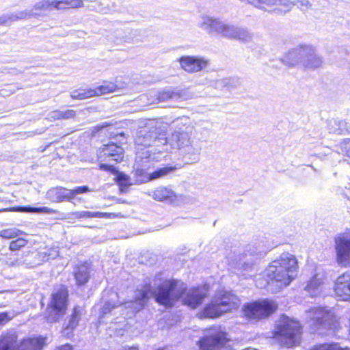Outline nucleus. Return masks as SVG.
I'll use <instances>...</instances> for the list:
<instances>
[{"label":"nucleus","instance_id":"1","mask_svg":"<svg viewBox=\"0 0 350 350\" xmlns=\"http://www.w3.org/2000/svg\"><path fill=\"white\" fill-rule=\"evenodd\" d=\"M174 132L167 137L166 132L157 126L153 121L137 131L135 143L138 147L137 161L144 159L158 161L161 154L170 150V148L177 149L180 155L188 164L200 161L202 150L201 142L195 138L194 127L188 117H182L173 121Z\"/></svg>","mask_w":350,"mask_h":350},{"label":"nucleus","instance_id":"2","mask_svg":"<svg viewBox=\"0 0 350 350\" xmlns=\"http://www.w3.org/2000/svg\"><path fill=\"white\" fill-rule=\"evenodd\" d=\"M184 295L183 303L194 309L200 306L208 295L206 285L191 288L187 291L186 284L176 279L165 280L155 289L150 283L144 284L135 291L134 300L127 302L128 307H133V312L142 310L153 297L155 301L167 308H172Z\"/></svg>","mask_w":350,"mask_h":350},{"label":"nucleus","instance_id":"3","mask_svg":"<svg viewBox=\"0 0 350 350\" xmlns=\"http://www.w3.org/2000/svg\"><path fill=\"white\" fill-rule=\"evenodd\" d=\"M198 27L209 35H217L230 40H237L248 42L252 40L253 35L245 27L235 25L227 23L220 18L202 15L198 23Z\"/></svg>","mask_w":350,"mask_h":350},{"label":"nucleus","instance_id":"4","mask_svg":"<svg viewBox=\"0 0 350 350\" xmlns=\"http://www.w3.org/2000/svg\"><path fill=\"white\" fill-rule=\"evenodd\" d=\"M289 66H301L308 69H316L322 66L323 57L318 53L317 46L311 44L301 43L290 49L282 59Z\"/></svg>","mask_w":350,"mask_h":350},{"label":"nucleus","instance_id":"5","mask_svg":"<svg viewBox=\"0 0 350 350\" xmlns=\"http://www.w3.org/2000/svg\"><path fill=\"white\" fill-rule=\"evenodd\" d=\"M240 303L239 298L231 292H219L211 302L204 307L203 314L208 318H216L237 308Z\"/></svg>","mask_w":350,"mask_h":350},{"label":"nucleus","instance_id":"6","mask_svg":"<svg viewBox=\"0 0 350 350\" xmlns=\"http://www.w3.org/2000/svg\"><path fill=\"white\" fill-rule=\"evenodd\" d=\"M275 334L280 336L282 345L292 347L300 341L301 327L299 321L283 314L276 325Z\"/></svg>","mask_w":350,"mask_h":350},{"label":"nucleus","instance_id":"7","mask_svg":"<svg viewBox=\"0 0 350 350\" xmlns=\"http://www.w3.org/2000/svg\"><path fill=\"white\" fill-rule=\"evenodd\" d=\"M68 290L64 287H61L51 295L45 317L47 322H57L65 315L68 302Z\"/></svg>","mask_w":350,"mask_h":350},{"label":"nucleus","instance_id":"8","mask_svg":"<svg viewBox=\"0 0 350 350\" xmlns=\"http://www.w3.org/2000/svg\"><path fill=\"white\" fill-rule=\"evenodd\" d=\"M306 320L312 331L319 329H332L334 313L326 307H316L306 311Z\"/></svg>","mask_w":350,"mask_h":350},{"label":"nucleus","instance_id":"9","mask_svg":"<svg viewBox=\"0 0 350 350\" xmlns=\"http://www.w3.org/2000/svg\"><path fill=\"white\" fill-rule=\"evenodd\" d=\"M277 307V304L273 301L264 299L244 304L243 312L248 319L260 320L273 313Z\"/></svg>","mask_w":350,"mask_h":350},{"label":"nucleus","instance_id":"10","mask_svg":"<svg viewBox=\"0 0 350 350\" xmlns=\"http://www.w3.org/2000/svg\"><path fill=\"white\" fill-rule=\"evenodd\" d=\"M227 341L226 333L220 327L211 328L208 334L201 337L197 345L200 350H221Z\"/></svg>","mask_w":350,"mask_h":350},{"label":"nucleus","instance_id":"11","mask_svg":"<svg viewBox=\"0 0 350 350\" xmlns=\"http://www.w3.org/2000/svg\"><path fill=\"white\" fill-rule=\"evenodd\" d=\"M91 191L87 185L77 186L71 189L63 187H56L48 190L46 198L53 202H71L77 195Z\"/></svg>","mask_w":350,"mask_h":350},{"label":"nucleus","instance_id":"12","mask_svg":"<svg viewBox=\"0 0 350 350\" xmlns=\"http://www.w3.org/2000/svg\"><path fill=\"white\" fill-rule=\"evenodd\" d=\"M150 161L144 159L143 161L137 162V158L135 159V167L134 171V175L136 178L135 181L137 183H143L148 182L151 180L157 179L163 177L169 173L175 170L174 167L165 166L159 169L156 170L152 173H148L146 171L145 165L146 163H148Z\"/></svg>","mask_w":350,"mask_h":350},{"label":"nucleus","instance_id":"13","mask_svg":"<svg viewBox=\"0 0 350 350\" xmlns=\"http://www.w3.org/2000/svg\"><path fill=\"white\" fill-rule=\"evenodd\" d=\"M266 275L272 282H275L280 288L289 285L295 277L293 273H288L281 265H275L274 260L266 269Z\"/></svg>","mask_w":350,"mask_h":350},{"label":"nucleus","instance_id":"14","mask_svg":"<svg viewBox=\"0 0 350 350\" xmlns=\"http://www.w3.org/2000/svg\"><path fill=\"white\" fill-rule=\"evenodd\" d=\"M118 86L109 81H104L103 83L94 88L89 90H77L70 93V96L72 99L83 100L94 96H99L112 92H116L119 90Z\"/></svg>","mask_w":350,"mask_h":350},{"label":"nucleus","instance_id":"15","mask_svg":"<svg viewBox=\"0 0 350 350\" xmlns=\"http://www.w3.org/2000/svg\"><path fill=\"white\" fill-rule=\"evenodd\" d=\"M335 250L339 264L347 265L350 263V232L335 238Z\"/></svg>","mask_w":350,"mask_h":350},{"label":"nucleus","instance_id":"16","mask_svg":"<svg viewBox=\"0 0 350 350\" xmlns=\"http://www.w3.org/2000/svg\"><path fill=\"white\" fill-rule=\"evenodd\" d=\"M180 67L189 73H195L206 68L209 64V60L200 56L185 55L178 59Z\"/></svg>","mask_w":350,"mask_h":350},{"label":"nucleus","instance_id":"17","mask_svg":"<svg viewBox=\"0 0 350 350\" xmlns=\"http://www.w3.org/2000/svg\"><path fill=\"white\" fill-rule=\"evenodd\" d=\"M124 150L115 143L104 144L99 153L101 161L121 162L123 159Z\"/></svg>","mask_w":350,"mask_h":350},{"label":"nucleus","instance_id":"18","mask_svg":"<svg viewBox=\"0 0 350 350\" xmlns=\"http://www.w3.org/2000/svg\"><path fill=\"white\" fill-rule=\"evenodd\" d=\"M334 290L336 295L342 300H350V271L338 278Z\"/></svg>","mask_w":350,"mask_h":350},{"label":"nucleus","instance_id":"19","mask_svg":"<svg viewBox=\"0 0 350 350\" xmlns=\"http://www.w3.org/2000/svg\"><path fill=\"white\" fill-rule=\"evenodd\" d=\"M154 200L169 204L174 203L177 199L176 193L170 188L159 187L149 193Z\"/></svg>","mask_w":350,"mask_h":350},{"label":"nucleus","instance_id":"20","mask_svg":"<svg viewBox=\"0 0 350 350\" xmlns=\"http://www.w3.org/2000/svg\"><path fill=\"white\" fill-rule=\"evenodd\" d=\"M275 265H280L285 269L288 273L297 275V260L295 256L288 253L284 252L274 260Z\"/></svg>","mask_w":350,"mask_h":350},{"label":"nucleus","instance_id":"21","mask_svg":"<svg viewBox=\"0 0 350 350\" xmlns=\"http://www.w3.org/2000/svg\"><path fill=\"white\" fill-rule=\"evenodd\" d=\"M38 15L32 10L17 11L13 13L3 14L0 16L1 25H10L12 22L18 20H23L30 16H36Z\"/></svg>","mask_w":350,"mask_h":350},{"label":"nucleus","instance_id":"22","mask_svg":"<svg viewBox=\"0 0 350 350\" xmlns=\"http://www.w3.org/2000/svg\"><path fill=\"white\" fill-rule=\"evenodd\" d=\"M18 345L15 332H8L0 336V350H16Z\"/></svg>","mask_w":350,"mask_h":350},{"label":"nucleus","instance_id":"23","mask_svg":"<svg viewBox=\"0 0 350 350\" xmlns=\"http://www.w3.org/2000/svg\"><path fill=\"white\" fill-rule=\"evenodd\" d=\"M118 299V294L117 293H111L110 299L108 301H105L103 299V306H102L100 309V318H103L105 314H109L113 309L118 308L122 304H124L125 308H131L132 310V313L135 314V312H133V307H128L126 306L127 301L124 303H121L118 301H116ZM129 301H128L129 302Z\"/></svg>","mask_w":350,"mask_h":350},{"label":"nucleus","instance_id":"24","mask_svg":"<svg viewBox=\"0 0 350 350\" xmlns=\"http://www.w3.org/2000/svg\"><path fill=\"white\" fill-rule=\"evenodd\" d=\"M327 129L330 133L342 135L350 133V126L347 122L338 119H331L327 123Z\"/></svg>","mask_w":350,"mask_h":350},{"label":"nucleus","instance_id":"25","mask_svg":"<svg viewBox=\"0 0 350 350\" xmlns=\"http://www.w3.org/2000/svg\"><path fill=\"white\" fill-rule=\"evenodd\" d=\"M44 345V338H27L20 342L16 350H41Z\"/></svg>","mask_w":350,"mask_h":350},{"label":"nucleus","instance_id":"26","mask_svg":"<svg viewBox=\"0 0 350 350\" xmlns=\"http://www.w3.org/2000/svg\"><path fill=\"white\" fill-rule=\"evenodd\" d=\"M81 319L80 308L76 306L73 309V312L68 320L66 327L63 329L62 333L64 336L69 338L72 336L74 329L77 327Z\"/></svg>","mask_w":350,"mask_h":350},{"label":"nucleus","instance_id":"27","mask_svg":"<svg viewBox=\"0 0 350 350\" xmlns=\"http://www.w3.org/2000/svg\"><path fill=\"white\" fill-rule=\"evenodd\" d=\"M74 275L76 284L78 286L84 285L88 282L90 278L88 267L85 264L77 266L75 269Z\"/></svg>","mask_w":350,"mask_h":350},{"label":"nucleus","instance_id":"28","mask_svg":"<svg viewBox=\"0 0 350 350\" xmlns=\"http://www.w3.org/2000/svg\"><path fill=\"white\" fill-rule=\"evenodd\" d=\"M51 1L53 3V10L83 7V1L82 0H51Z\"/></svg>","mask_w":350,"mask_h":350},{"label":"nucleus","instance_id":"29","mask_svg":"<svg viewBox=\"0 0 350 350\" xmlns=\"http://www.w3.org/2000/svg\"><path fill=\"white\" fill-rule=\"evenodd\" d=\"M183 94L182 91H175L172 89H164L158 92L157 99L159 102H165L168 100H178L182 98Z\"/></svg>","mask_w":350,"mask_h":350},{"label":"nucleus","instance_id":"30","mask_svg":"<svg viewBox=\"0 0 350 350\" xmlns=\"http://www.w3.org/2000/svg\"><path fill=\"white\" fill-rule=\"evenodd\" d=\"M323 284V282L322 279L318 278V275H316L309 280L304 290L308 292L311 297H314L320 293Z\"/></svg>","mask_w":350,"mask_h":350},{"label":"nucleus","instance_id":"31","mask_svg":"<svg viewBox=\"0 0 350 350\" xmlns=\"http://www.w3.org/2000/svg\"><path fill=\"white\" fill-rule=\"evenodd\" d=\"M241 79L238 77H232L224 78L217 81L216 87L217 88H226L228 90L237 88L241 85Z\"/></svg>","mask_w":350,"mask_h":350},{"label":"nucleus","instance_id":"32","mask_svg":"<svg viewBox=\"0 0 350 350\" xmlns=\"http://www.w3.org/2000/svg\"><path fill=\"white\" fill-rule=\"evenodd\" d=\"M72 216L75 218L77 219H81V218H92V217H96V218H103V217H107L108 213H102V212H92V211H75L72 213Z\"/></svg>","mask_w":350,"mask_h":350},{"label":"nucleus","instance_id":"33","mask_svg":"<svg viewBox=\"0 0 350 350\" xmlns=\"http://www.w3.org/2000/svg\"><path fill=\"white\" fill-rule=\"evenodd\" d=\"M116 175V181L120 186V191L122 193H125L128 187L132 185V183L130 182L129 176L118 171H117Z\"/></svg>","mask_w":350,"mask_h":350},{"label":"nucleus","instance_id":"34","mask_svg":"<svg viewBox=\"0 0 350 350\" xmlns=\"http://www.w3.org/2000/svg\"><path fill=\"white\" fill-rule=\"evenodd\" d=\"M53 10V3L51 0H42L40 1L37 2L34 5L33 8L31 9L34 12V10L36 11H40V12H45L47 10ZM36 13V12H35ZM38 15L37 16H40V14L37 12ZM36 17V16H35Z\"/></svg>","mask_w":350,"mask_h":350},{"label":"nucleus","instance_id":"35","mask_svg":"<svg viewBox=\"0 0 350 350\" xmlns=\"http://www.w3.org/2000/svg\"><path fill=\"white\" fill-rule=\"evenodd\" d=\"M336 148L338 152L350 158V139H344L338 145L336 146Z\"/></svg>","mask_w":350,"mask_h":350},{"label":"nucleus","instance_id":"36","mask_svg":"<svg viewBox=\"0 0 350 350\" xmlns=\"http://www.w3.org/2000/svg\"><path fill=\"white\" fill-rule=\"evenodd\" d=\"M21 232L17 228L3 229L0 231V237L3 239H10L19 236Z\"/></svg>","mask_w":350,"mask_h":350},{"label":"nucleus","instance_id":"37","mask_svg":"<svg viewBox=\"0 0 350 350\" xmlns=\"http://www.w3.org/2000/svg\"><path fill=\"white\" fill-rule=\"evenodd\" d=\"M293 7L296 5L301 12H306L312 9V5L309 0H297L291 1Z\"/></svg>","mask_w":350,"mask_h":350},{"label":"nucleus","instance_id":"38","mask_svg":"<svg viewBox=\"0 0 350 350\" xmlns=\"http://www.w3.org/2000/svg\"><path fill=\"white\" fill-rule=\"evenodd\" d=\"M27 243V240L22 238H18L10 242L9 248L12 251H17L25 247Z\"/></svg>","mask_w":350,"mask_h":350},{"label":"nucleus","instance_id":"39","mask_svg":"<svg viewBox=\"0 0 350 350\" xmlns=\"http://www.w3.org/2000/svg\"><path fill=\"white\" fill-rule=\"evenodd\" d=\"M108 131L109 137L111 138L117 139L119 142H122L125 139L123 131L115 129L113 126H110Z\"/></svg>","mask_w":350,"mask_h":350},{"label":"nucleus","instance_id":"40","mask_svg":"<svg viewBox=\"0 0 350 350\" xmlns=\"http://www.w3.org/2000/svg\"><path fill=\"white\" fill-rule=\"evenodd\" d=\"M27 208H28L30 212H32V213H53V211L49 208V207H46V206H42V207H31V206H29V207H27Z\"/></svg>","mask_w":350,"mask_h":350},{"label":"nucleus","instance_id":"41","mask_svg":"<svg viewBox=\"0 0 350 350\" xmlns=\"http://www.w3.org/2000/svg\"><path fill=\"white\" fill-rule=\"evenodd\" d=\"M99 168L100 170L109 172L113 174H116L118 171L113 165L108 163H100Z\"/></svg>","mask_w":350,"mask_h":350},{"label":"nucleus","instance_id":"42","mask_svg":"<svg viewBox=\"0 0 350 350\" xmlns=\"http://www.w3.org/2000/svg\"><path fill=\"white\" fill-rule=\"evenodd\" d=\"M235 265L236 267L238 268L242 267L243 268V269H247L248 267H250L252 265V263L250 262L243 260L242 258H239L238 261H236Z\"/></svg>","mask_w":350,"mask_h":350},{"label":"nucleus","instance_id":"43","mask_svg":"<svg viewBox=\"0 0 350 350\" xmlns=\"http://www.w3.org/2000/svg\"><path fill=\"white\" fill-rule=\"evenodd\" d=\"M62 119H70V118H75L76 116L75 111H74L72 109L62 111Z\"/></svg>","mask_w":350,"mask_h":350},{"label":"nucleus","instance_id":"44","mask_svg":"<svg viewBox=\"0 0 350 350\" xmlns=\"http://www.w3.org/2000/svg\"><path fill=\"white\" fill-rule=\"evenodd\" d=\"M269 250V247H267V248H262V247L259 246L258 247L256 248V250H254V251L251 252V255H254V254L262 255L263 254L267 253Z\"/></svg>","mask_w":350,"mask_h":350},{"label":"nucleus","instance_id":"45","mask_svg":"<svg viewBox=\"0 0 350 350\" xmlns=\"http://www.w3.org/2000/svg\"><path fill=\"white\" fill-rule=\"evenodd\" d=\"M11 318L7 312H0V325H3L8 322Z\"/></svg>","mask_w":350,"mask_h":350},{"label":"nucleus","instance_id":"46","mask_svg":"<svg viewBox=\"0 0 350 350\" xmlns=\"http://www.w3.org/2000/svg\"><path fill=\"white\" fill-rule=\"evenodd\" d=\"M62 112L61 110H55L51 112V118L56 120H60L62 118Z\"/></svg>","mask_w":350,"mask_h":350},{"label":"nucleus","instance_id":"47","mask_svg":"<svg viewBox=\"0 0 350 350\" xmlns=\"http://www.w3.org/2000/svg\"><path fill=\"white\" fill-rule=\"evenodd\" d=\"M45 256L44 257H46V260H49L50 258H55L56 256H57V252L56 251H53V253H49L46 254V252L44 253Z\"/></svg>","mask_w":350,"mask_h":350},{"label":"nucleus","instance_id":"48","mask_svg":"<svg viewBox=\"0 0 350 350\" xmlns=\"http://www.w3.org/2000/svg\"><path fill=\"white\" fill-rule=\"evenodd\" d=\"M59 350H72V347L69 344H66L59 347Z\"/></svg>","mask_w":350,"mask_h":350},{"label":"nucleus","instance_id":"49","mask_svg":"<svg viewBox=\"0 0 350 350\" xmlns=\"http://www.w3.org/2000/svg\"><path fill=\"white\" fill-rule=\"evenodd\" d=\"M106 126H107V124H102L101 128H105V127H106Z\"/></svg>","mask_w":350,"mask_h":350},{"label":"nucleus","instance_id":"50","mask_svg":"<svg viewBox=\"0 0 350 350\" xmlns=\"http://www.w3.org/2000/svg\"><path fill=\"white\" fill-rule=\"evenodd\" d=\"M249 247H250L251 246H249ZM250 251H251V249L250 248V249L247 250V252H250Z\"/></svg>","mask_w":350,"mask_h":350},{"label":"nucleus","instance_id":"51","mask_svg":"<svg viewBox=\"0 0 350 350\" xmlns=\"http://www.w3.org/2000/svg\"><path fill=\"white\" fill-rule=\"evenodd\" d=\"M349 188L350 189V184H349Z\"/></svg>","mask_w":350,"mask_h":350}]
</instances>
